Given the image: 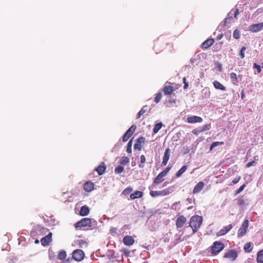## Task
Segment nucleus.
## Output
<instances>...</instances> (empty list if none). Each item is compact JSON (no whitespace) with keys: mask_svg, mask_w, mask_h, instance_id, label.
Instances as JSON below:
<instances>
[{"mask_svg":"<svg viewBox=\"0 0 263 263\" xmlns=\"http://www.w3.org/2000/svg\"><path fill=\"white\" fill-rule=\"evenodd\" d=\"M202 222V217L198 215L193 216L190 221V226L192 228L193 233H195L200 227Z\"/></svg>","mask_w":263,"mask_h":263,"instance_id":"f257e3e1","label":"nucleus"},{"mask_svg":"<svg viewBox=\"0 0 263 263\" xmlns=\"http://www.w3.org/2000/svg\"><path fill=\"white\" fill-rule=\"evenodd\" d=\"M76 229H81L87 227L90 228L92 227V219L88 218H84L74 224Z\"/></svg>","mask_w":263,"mask_h":263,"instance_id":"f03ea898","label":"nucleus"},{"mask_svg":"<svg viewBox=\"0 0 263 263\" xmlns=\"http://www.w3.org/2000/svg\"><path fill=\"white\" fill-rule=\"evenodd\" d=\"M224 244L220 241H215L211 247V252L213 254L216 255L224 249Z\"/></svg>","mask_w":263,"mask_h":263,"instance_id":"7ed1b4c3","label":"nucleus"},{"mask_svg":"<svg viewBox=\"0 0 263 263\" xmlns=\"http://www.w3.org/2000/svg\"><path fill=\"white\" fill-rule=\"evenodd\" d=\"M248 227H249V221H248V220H245L243 221V223L242 224L241 227L238 230V234H237L238 237H241L246 234L247 229L248 228Z\"/></svg>","mask_w":263,"mask_h":263,"instance_id":"20e7f679","label":"nucleus"},{"mask_svg":"<svg viewBox=\"0 0 263 263\" xmlns=\"http://www.w3.org/2000/svg\"><path fill=\"white\" fill-rule=\"evenodd\" d=\"M85 256L84 252L81 250H76L73 252L72 257L73 258L77 261H80L82 260Z\"/></svg>","mask_w":263,"mask_h":263,"instance_id":"39448f33","label":"nucleus"},{"mask_svg":"<svg viewBox=\"0 0 263 263\" xmlns=\"http://www.w3.org/2000/svg\"><path fill=\"white\" fill-rule=\"evenodd\" d=\"M169 189H166L161 191H152L150 192V195L151 196L155 197L159 196H166L171 193V191Z\"/></svg>","mask_w":263,"mask_h":263,"instance_id":"423d86ee","label":"nucleus"},{"mask_svg":"<svg viewBox=\"0 0 263 263\" xmlns=\"http://www.w3.org/2000/svg\"><path fill=\"white\" fill-rule=\"evenodd\" d=\"M136 128V126L132 125L125 133L123 137V141L124 142L127 141L129 137L134 134Z\"/></svg>","mask_w":263,"mask_h":263,"instance_id":"0eeeda50","label":"nucleus"},{"mask_svg":"<svg viewBox=\"0 0 263 263\" xmlns=\"http://www.w3.org/2000/svg\"><path fill=\"white\" fill-rule=\"evenodd\" d=\"M187 219L186 218L183 216L180 215L176 219V226L177 228H182L184 224L186 222Z\"/></svg>","mask_w":263,"mask_h":263,"instance_id":"6e6552de","label":"nucleus"},{"mask_svg":"<svg viewBox=\"0 0 263 263\" xmlns=\"http://www.w3.org/2000/svg\"><path fill=\"white\" fill-rule=\"evenodd\" d=\"M249 30L253 32H257L263 30V22L254 24L249 26Z\"/></svg>","mask_w":263,"mask_h":263,"instance_id":"1a4fd4ad","label":"nucleus"},{"mask_svg":"<svg viewBox=\"0 0 263 263\" xmlns=\"http://www.w3.org/2000/svg\"><path fill=\"white\" fill-rule=\"evenodd\" d=\"M233 228V226L231 224H230L224 227H223L222 229H221L220 231H219L217 233V235L218 236H223L224 234L228 233Z\"/></svg>","mask_w":263,"mask_h":263,"instance_id":"9d476101","label":"nucleus"},{"mask_svg":"<svg viewBox=\"0 0 263 263\" xmlns=\"http://www.w3.org/2000/svg\"><path fill=\"white\" fill-rule=\"evenodd\" d=\"M237 256V252L234 250H231L229 252L225 253L224 257L228 258L231 260H234Z\"/></svg>","mask_w":263,"mask_h":263,"instance_id":"9b49d317","label":"nucleus"},{"mask_svg":"<svg viewBox=\"0 0 263 263\" xmlns=\"http://www.w3.org/2000/svg\"><path fill=\"white\" fill-rule=\"evenodd\" d=\"M186 120L188 123H195L201 122L202 121V118L197 116H193L187 117Z\"/></svg>","mask_w":263,"mask_h":263,"instance_id":"f8f14e48","label":"nucleus"},{"mask_svg":"<svg viewBox=\"0 0 263 263\" xmlns=\"http://www.w3.org/2000/svg\"><path fill=\"white\" fill-rule=\"evenodd\" d=\"M170 154H171V151H170V148H168L166 149L165 151L163 157V160H162V165H165L167 164V163L170 159Z\"/></svg>","mask_w":263,"mask_h":263,"instance_id":"ddd939ff","label":"nucleus"},{"mask_svg":"<svg viewBox=\"0 0 263 263\" xmlns=\"http://www.w3.org/2000/svg\"><path fill=\"white\" fill-rule=\"evenodd\" d=\"M123 242L126 246H132L134 244L135 240L132 236H126L123 239Z\"/></svg>","mask_w":263,"mask_h":263,"instance_id":"4468645a","label":"nucleus"},{"mask_svg":"<svg viewBox=\"0 0 263 263\" xmlns=\"http://www.w3.org/2000/svg\"><path fill=\"white\" fill-rule=\"evenodd\" d=\"M83 189L86 192H90L93 190L94 184L90 181H87L84 184Z\"/></svg>","mask_w":263,"mask_h":263,"instance_id":"2eb2a0df","label":"nucleus"},{"mask_svg":"<svg viewBox=\"0 0 263 263\" xmlns=\"http://www.w3.org/2000/svg\"><path fill=\"white\" fill-rule=\"evenodd\" d=\"M204 184L203 182H199L194 187L193 190V194H196L200 192L203 188Z\"/></svg>","mask_w":263,"mask_h":263,"instance_id":"dca6fc26","label":"nucleus"},{"mask_svg":"<svg viewBox=\"0 0 263 263\" xmlns=\"http://www.w3.org/2000/svg\"><path fill=\"white\" fill-rule=\"evenodd\" d=\"M90 212L89 208L87 205H83L81 207L79 214L82 216H85L89 214Z\"/></svg>","mask_w":263,"mask_h":263,"instance_id":"f3484780","label":"nucleus"},{"mask_svg":"<svg viewBox=\"0 0 263 263\" xmlns=\"http://www.w3.org/2000/svg\"><path fill=\"white\" fill-rule=\"evenodd\" d=\"M214 42L213 39H209L206 40L202 44V48L204 49H207L210 46L212 45Z\"/></svg>","mask_w":263,"mask_h":263,"instance_id":"a211bd4d","label":"nucleus"},{"mask_svg":"<svg viewBox=\"0 0 263 263\" xmlns=\"http://www.w3.org/2000/svg\"><path fill=\"white\" fill-rule=\"evenodd\" d=\"M106 170V166L104 163H102L98 167L96 168V171L99 175H102Z\"/></svg>","mask_w":263,"mask_h":263,"instance_id":"6ab92c4d","label":"nucleus"},{"mask_svg":"<svg viewBox=\"0 0 263 263\" xmlns=\"http://www.w3.org/2000/svg\"><path fill=\"white\" fill-rule=\"evenodd\" d=\"M143 194L142 192L137 191L134 193L130 194V197L132 199L134 200L141 197L143 196Z\"/></svg>","mask_w":263,"mask_h":263,"instance_id":"aec40b11","label":"nucleus"},{"mask_svg":"<svg viewBox=\"0 0 263 263\" xmlns=\"http://www.w3.org/2000/svg\"><path fill=\"white\" fill-rule=\"evenodd\" d=\"M144 138L143 137L139 138L136 143L134 145V148L140 150L141 149V143L144 142Z\"/></svg>","mask_w":263,"mask_h":263,"instance_id":"412c9836","label":"nucleus"},{"mask_svg":"<svg viewBox=\"0 0 263 263\" xmlns=\"http://www.w3.org/2000/svg\"><path fill=\"white\" fill-rule=\"evenodd\" d=\"M213 85L214 87L217 89H220L223 91L226 90V87L217 81H215L213 82Z\"/></svg>","mask_w":263,"mask_h":263,"instance_id":"4be33fe9","label":"nucleus"},{"mask_svg":"<svg viewBox=\"0 0 263 263\" xmlns=\"http://www.w3.org/2000/svg\"><path fill=\"white\" fill-rule=\"evenodd\" d=\"M164 175L161 172L155 178L154 181V183L156 184H159L163 181L162 178L164 177Z\"/></svg>","mask_w":263,"mask_h":263,"instance_id":"5701e85b","label":"nucleus"},{"mask_svg":"<svg viewBox=\"0 0 263 263\" xmlns=\"http://www.w3.org/2000/svg\"><path fill=\"white\" fill-rule=\"evenodd\" d=\"M256 261L257 263H263V249L258 252Z\"/></svg>","mask_w":263,"mask_h":263,"instance_id":"b1692460","label":"nucleus"},{"mask_svg":"<svg viewBox=\"0 0 263 263\" xmlns=\"http://www.w3.org/2000/svg\"><path fill=\"white\" fill-rule=\"evenodd\" d=\"M173 91V88L171 86H165L163 89L164 93L165 95H170Z\"/></svg>","mask_w":263,"mask_h":263,"instance_id":"393cba45","label":"nucleus"},{"mask_svg":"<svg viewBox=\"0 0 263 263\" xmlns=\"http://www.w3.org/2000/svg\"><path fill=\"white\" fill-rule=\"evenodd\" d=\"M230 78L231 81L233 84L237 85L238 84V80L237 78V75L235 73L232 72L230 74Z\"/></svg>","mask_w":263,"mask_h":263,"instance_id":"a878e982","label":"nucleus"},{"mask_svg":"<svg viewBox=\"0 0 263 263\" xmlns=\"http://www.w3.org/2000/svg\"><path fill=\"white\" fill-rule=\"evenodd\" d=\"M163 124L161 122L157 123L155 127L153 128V133L154 134L157 133L159 130L161 129V128L162 127Z\"/></svg>","mask_w":263,"mask_h":263,"instance_id":"bb28decb","label":"nucleus"},{"mask_svg":"<svg viewBox=\"0 0 263 263\" xmlns=\"http://www.w3.org/2000/svg\"><path fill=\"white\" fill-rule=\"evenodd\" d=\"M187 169V166L184 165V166H183L176 173V176L177 177H180L182 174L185 172V171Z\"/></svg>","mask_w":263,"mask_h":263,"instance_id":"cd10ccee","label":"nucleus"},{"mask_svg":"<svg viewBox=\"0 0 263 263\" xmlns=\"http://www.w3.org/2000/svg\"><path fill=\"white\" fill-rule=\"evenodd\" d=\"M251 242H247L245 245L244 246V250L246 252H251L252 248L251 247Z\"/></svg>","mask_w":263,"mask_h":263,"instance_id":"c85d7f7f","label":"nucleus"},{"mask_svg":"<svg viewBox=\"0 0 263 263\" xmlns=\"http://www.w3.org/2000/svg\"><path fill=\"white\" fill-rule=\"evenodd\" d=\"M129 162V159L126 156H123L121 158L120 160V164L124 165L128 163Z\"/></svg>","mask_w":263,"mask_h":263,"instance_id":"c756f323","label":"nucleus"},{"mask_svg":"<svg viewBox=\"0 0 263 263\" xmlns=\"http://www.w3.org/2000/svg\"><path fill=\"white\" fill-rule=\"evenodd\" d=\"M146 159L145 157L142 155L140 156V163L139 164V167L140 168H143L144 166V163L145 162Z\"/></svg>","mask_w":263,"mask_h":263,"instance_id":"7c9ffc66","label":"nucleus"},{"mask_svg":"<svg viewBox=\"0 0 263 263\" xmlns=\"http://www.w3.org/2000/svg\"><path fill=\"white\" fill-rule=\"evenodd\" d=\"M224 144V142L221 141V142H213L211 146H210V151H212L214 147H215L216 146H217L218 145H223Z\"/></svg>","mask_w":263,"mask_h":263,"instance_id":"2f4dec72","label":"nucleus"},{"mask_svg":"<svg viewBox=\"0 0 263 263\" xmlns=\"http://www.w3.org/2000/svg\"><path fill=\"white\" fill-rule=\"evenodd\" d=\"M124 167L121 165H118L115 169V172L116 174H120L124 171Z\"/></svg>","mask_w":263,"mask_h":263,"instance_id":"473e14b6","label":"nucleus"},{"mask_svg":"<svg viewBox=\"0 0 263 263\" xmlns=\"http://www.w3.org/2000/svg\"><path fill=\"white\" fill-rule=\"evenodd\" d=\"M132 140H130L128 142L127 145L126 151L127 153H132Z\"/></svg>","mask_w":263,"mask_h":263,"instance_id":"72a5a7b5","label":"nucleus"},{"mask_svg":"<svg viewBox=\"0 0 263 263\" xmlns=\"http://www.w3.org/2000/svg\"><path fill=\"white\" fill-rule=\"evenodd\" d=\"M161 98H162L161 93H160V92L158 93L155 98V101L156 102V103H158V102H159Z\"/></svg>","mask_w":263,"mask_h":263,"instance_id":"f704fd0d","label":"nucleus"},{"mask_svg":"<svg viewBox=\"0 0 263 263\" xmlns=\"http://www.w3.org/2000/svg\"><path fill=\"white\" fill-rule=\"evenodd\" d=\"M146 107V106H145L144 107H143L140 111L139 112H138V115H137V119H139L141 116H142L144 112H145L146 111V109H144V108Z\"/></svg>","mask_w":263,"mask_h":263,"instance_id":"c9c22d12","label":"nucleus"},{"mask_svg":"<svg viewBox=\"0 0 263 263\" xmlns=\"http://www.w3.org/2000/svg\"><path fill=\"white\" fill-rule=\"evenodd\" d=\"M233 37L236 39H238L240 37L239 31L235 30L233 32Z\"/></svg>","mask_w":263,"mask_h":263,"instance_id":"e433bc0d","label":"nucleus"},{"mask_svg":"<svg viewBox=\"0 0 263 263\" xmlns=\"http://www.w3.org/2000/svg\"><path fill=\"white\" fill-rule=\"evenodd\" d=\"M246 50V47H242L240 51V55L242 59L245 58V51Z\"/></svg>","mask_w":263,"mask_h":263,"instance_id":"4c0bfd02","label":"nucleus"},{"mask_svg":"<svg viewBox=\"0 0 263 263\" xmlns=\"http://www.w3.org/2000/svg\"><path fill=\"white\" fill-rule=\"evenodd\" d=\"M209 127H210V124H205V125H204L202 127V128L200 130V133L209 130L210 129Z\"/></svg>","mask_w":263,"mask_h":263,"instance_id":"58836bf2","label":"nucleus"},{"mask_svg":"<svg viewBox=\"0 0 263 263\" xmlns=\"http://www.w3.org/2000/svg\"><path fill=\"white\" fill-rule=\"evenodd\" d=\"M246 186L245 184L242 185L236 191V195H237L239 193H240L245 189Z\"/></svg>","mask_w":263,"mask_h":263,"instance_id":"ea45409f","label":"nucleus"},{"mask_svg":"<svg viewBox=\"0 0 263 263\" xmlns=\"http://www.w3.org/2000/svg\"><path fill=\"white\" fill-rule=\"evenodd\" d=\"M253 68H256L257 69V72L258 73L261 72V67H260V66L259 65H258L257 64L255 63L253 65Z\"/></svg>","mask_w":263,"mask_h":263,"instance_id":"a19ab883","label":"nucleus"},{"mask_svg":"<svg viewBox=\"0 0 263 263\" xmlns=\"http://www.w3.org/2000/svg\"><path fill=\"white\" fill-rule=\"evenodd\" d=\"M256 164L255 161H251L247 164L246 166L247 167H250L251 166L254 165Z\"/></svg>","mask_w":263,"mask_h":263,"instance_id":"79ce46f5","label":"nucleus"},{"mask_svg":"<svg viewBox=\"0 0 263 263\" xmlns=\"http://www.w3.org/2000/svg\"><path fill=\"white\" fill-rule=\"evenodd\" d=\"M171 170V167H167L165 170H164L162 172V173L164 175V176H165L168 173V172L170 171V170Z\"/></svg>","mask_w":263,"mask_h":263,"instance_id":"37998d69","label":"nucleus"},{"mask_svg":"<svg viewBox=\"0 0 263 263\" xmlns=\"http://www.w3.org/2000/svg\"><path fill=\"white\" fill-rule=\"evenodd\" d=\"M240 177L235 178V179H234L233 180L232 182L234 184H236L237 182H238V181L240 180Z\"/></svg>","mask_w":263,"mask_h":263,"instance_id":"c03bdc74","label":"nucleus"},{"mask_svg":"<svg viewBox=\"0 0 263 263\" xmlns=\"http://www.w3.org/2000/svg\"><path fill=\"white\" fill-rule=\"evenodd\" d=\"M132 191H133L132 188L128 187V188H127L126 189L124 190L123 192L129 193H130Z\"/></svg>","mask_w":263,"mask_h":263,"instance_id":"a18cd8bd","label":"nucleus"},{"mask_svg":"<svg viewBox=\"0 0 263 263\" xmlns=\"http://www.w3.org/2000/svg\"><path fill=\"white\" fill-rule=\"evenodd\" d=\"M79 245H80L81 247H82V245L87 246V243L85 241H83L82 240H80L79 241Z\"/></svg>","mask_w":263,"mask_h":263,"instance_id":"49530a36","label":"nucleus"},{"mask_svg":"<svg viewBox=\"0 0 263 263\" xmlns=\"http://www.w3.org/2000/svg\"><path fill=\"white\" fill-rule=\"evenodd\" d=\"M193 133L195 135H198V133L200 132V130H197V129H194L193 131H192Z\"/></svg>","mask_w":263,"mask_h":263,"instance_id":"de8ad7c7","label":"nucleus"},{"mask_svg":"<svg viewBox=\"0 0 263 263\" xmlns=\"http://www.w3.org/2000/svg\"><path fill=\"white\" fill-rule=\"evenodd\" d=\"M239 14V11L238 9H236L235 12V13H234V17L235 18H236L237 17V15Z\"/></svg>","mask_w":263,"mask_h":263,"instance_id":"09e8293b","label":"nucleus"},{"mask_svg":"<svg viewBox=\"0 0 263 263\" xmlns=\"http://www.w3.org/2000/svg\"><path fill=\"white\" fill-rule=\"evenodd\" d=\"M178 203L177 202H176L175 203H174L172 205V209H176V206L177 205Z\"/></svg>","mask_w":263,"mask_h":263,"instance_id":"8fccbe9b","label":"nucleus"},{"mask_svg":"<svg viewBox=\"0 0 263 263\" xmlns=\"http://www.w3.org/2000/svg\"><path fill=\"white\" fill-rule=\"evenodd\" d=\"M189 85H188V83L187 82H185L184 83V89H186L187 88Z\"/></svg>","mask_w":263,"mask_h":263,"instance_id":"3c124183","label":"nucleus"},{"mask_svg":"<svg viewBox=\"0 0 263 263\" xmlns=\"http://www.w3.org/2000/svg\"><path fill=\"white\" fill-rule=\"evenodd\" d=\"M232 17H227L225 19L224 21L226 23L228 22V21L229 22L230 20L231 19Z\"/></svg>","mask_w":263,"mask_h":263,"instance_id":"603ef678","label":"nucleus"},{"mask_svg":"<svg viewBox=\"0 0 263 263\" xmlns=\"http://www.w3.org/2000/svg\"><path fill=\"white\" fill-rule=\"evenodd\" d=\"M187 201L189 202V203H191L192 202V199L191 198H188L187 199Z\"/></svg>","mask_w":263,"mask_h":263,"instance_id":"864d4df0","label":"nucleus"},{"mask_svg":"<svg viewBox=\"0 0 263 263\" xmlns=\"http://www.w3.org/2000/svg\"><path fill=\"white\" fill-rule=\"evenodd\" d=\"M136 165V163L135 162H132V166H135Z\"/></svg>","mask_w":263,"mask_h":263,"instance_id":"5fc2aeb1","label":"nucleus"},{"mask_svg":"<svg viewBox=\"0 0 263 263\" xmlns=\"http://www.w3.org/2000/svg\"><path fill=\"white\" fill-rule=\"evenodd\" d=\"M183 82H184V83L185 82H186V78H185V77H184V78H183Z\"/></svg>","mask_w":263,"mask_h":263,"instance_id":"6e6d98bb","label":"nucleus"},{"mask_svg":"<svg viewBox=\"0 0 263 263\" xmlns=\"http://www.w3.org/2000/svg\"><path fill=\"white\" fill-rule=\"evenodd\" d=\"M110 231L112 232H115V229H111Z\"/></svg>","mask_w":263,"mask_h":263,"instance_id":"4d7b16f0","label":"nucleus"},{"mask_svg":"<svg viewBox=\"0 0 263 263\" xmlns=\"http://www.w3.org/2000/svg\"><path fill=\"white\" fill-rule=\"evenodd\" d=\"M245 96L243 93H241V98H243V97Z\"/></svg>","mask_w":263,"mask_h":263,"instance_id":"13d9d810","label":"nucleus"},{"mask_svg":"<svg viewBox=\"0 0 263 263\" xmlns=\"http://www.w3.org/2000/svg\"><path fill=\"white\" fill-rule=\"evenodd\" d=\"M191 208H192V207H189V208H187V209H188V210H189V209H191Z\"/></svg>","mask_w":263,"mask_h":263,"instance_id":"bf43d9fd","label":"nucleus"},{"mask_svg":"<svg viewBox=\"0 0 263 263\" xmlns=\"http://www.w3.org/2000/svg\"><path fill=\"white\" fill-rule=\"evenodd\" d=\"M262 67L263 68V63H262Z\"/></svg>","mask_w":263,"mask_h":263,"instance_id":"052dcab7","label":"nucleus"}]
</instances>
